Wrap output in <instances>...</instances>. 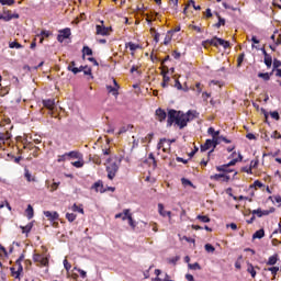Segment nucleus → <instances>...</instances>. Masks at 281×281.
I'll use <instances>...</instances> for the list:
<instances>
[{
    "label": "nucleus",
    "mask_w": 281,
    "mask_h": 281,
    "mask_svg": "<svg viewBox=\"0 0 281 281\" xmlns=\"http://www.w3.org/2000/svg\"><path fill=\"white\" fill-rule=\"evenodd\" d=\"M196 117H199V114L195 110H189L186 113L183 111L170 109L168 110L167 126H172V124H176V126L179 127L181 131L186 128V126H188L189 122H192V120H196Z\"/></svg>",
    "instance_id": "1"
},
{
    "label": "nucleus",
    "mask_w": 281,
    "mask_h": 281,
    "mask_svg": "<svg viewBox=\"0 0 281 281\" xmlns=\"http://www.w3.org/2000/svg\"><path fill=\"white\" fill-rule=\"evenodd\" d=\"M202 45L203 47H218V45H221L224 49H227L229 47V42L220 38L218 36H214L211 40L203 41Z\"/></svg>",
    "instance_id": "2"
},
{
    "label": "nucleus",
    "mask_w": 281,
    "mask_h": 281,
    "mask_svg": "<svg viewBox=\"0 0 281 281\" xmlns=\"http://www.w3.org/2000/svg\"><path fill=\"white\" fill-rule=\"evenodd\" d=\"M105 170L108 172V179L110 181H113L115 179V176L117 175V170H120V166L117 162H111L109 166L105 167Z\"/></svg>",
    "instance_id": "3"
},
{
    "label": "nucleus",
    "mask_w": 281,
    "mask_h": 281,
    "mask_svg": "<svg viewBox=\"0 0 281 281\" xmlns=\"http://www.w3.org/2000/svg\"><path fill=\"white\" fill-rule=\"evenodd\" d=\"M33 261L37 262L38 267H48L49 266V258H47L41 254H35L33 256Z\"/></svg>",
    "instance_id": "4"
},
{
    "label": "nucleus",
    "mask_w": 281,
    "mask_h": 281,
    "mask_svg": "<svg viewBox=\"0 0 281 281\" xmlns=\"http://www.w3.org/2000/svg\"><path fill=\"white\" fill-rule=\"evenodd\" d=\"M236 164H238V159L237 158L231 160L226 165L217 166L216 170H217V172H233V170L229 169V166H236Z\"/></svg>",
    "instance_id": "5"
},
{
    "label": "nucleus",
    "mask_w": 281,
    "mask_h": 281,
    "mask_svg": "<svg viewBox=\"0 0 281 281\" xmlns=\"http://www.w3.org/2000/svg\"><path fill=\"white\" fill-rule=\"evenodd\" d=\"M123 214H124L123 221L127 220L130 227L135 229L136 225H135V221H133V214H131V210L130 209L123 210Z\"/></svg>",
    "instance_id": "6"
},
{
    "label": "nucleus",
    "mask_w": 281,
    "mask_h": 281,
    "mask_svg": "<svg viewBox=\"0 0 281 281\" xmlns=\"http://www.w3.org/2000/svg\"><path fill=\"white\" fill-rule=\"evenodd\" d=\"M71 36V29L67 27L59 31V34L57 35L58 43H63L65 38H69Z\"/></svg>",
    "instance_id": "7"
},
{
    "label": "nucleus",
    "mask_w": 281,
    "mask_h": 281,
    "mask_svg": "<svg viewBox=\"0 0 281 281\" xmlns=\"http://www.w3.org/2000/svg\"><path fill=\"white\" fill-rule=\"evenodd\" d=\"M156 120L158 122H166V119H168V114L166 113V110L158 108L155 111Z\"/></svg>",
    "instance_id": "8"
},
{
    "label": "nucleus",
    "mask_w": 281,
    "mask_h": 281,
    "mask_svg": "<svg viewBox=\"0 0 281 281\" xmlns=\"http://www.w3.org/2000/svg\"><path fill=\"white\" fill-rule=\"evenodd\" d=\"M102 25L98 24L97 27V34L99 36H109L110 27L104 26V21H101Z\"/></svg>",
    "instance_id": "9"
},
{
    "label": "nucleus",
    "mask_w": 281,
    "mask_h": 281,
    "mask_svg": "<svg viewBox=\"0 0 281 281\" xmlns=\"http://www.w3.org/2000/svg\"><path fill=\"white\" fill-rule=\"evenodd\" d=\"M20 15L19 13H12V11H8L4 12L2 15H0V19H2V21H12V19H19Z\"/></svg>",
    "instance_id": "10"
},
{
    "label": "nucleus",
    "mask_w": 281,
    "mask_h": 281,
    "mask_svg": "<svg viewBox=\"0 0 281 281\" xmlns=\"http://www.w3.org/2000/svg\"><path fill=\"white\" fill-rule=\"evenodd\" d=\"M44 216H46V218H48L50 222H54L58 221L60 215L56 211H44Z\"/></svg>",
    "instance_id": "11"
},
{
    "label": "nucleus",
    "mask_w": 281,
    "mask_h": 281,
    "mask_svg": "<svg viewBox=\"0 0 281 281\" xmlns=\"http://www.w3.org/2000/svg\"><path fill=\"white\" fill-rule=\"evenodd\" d=\"M68 71H72L76 76V74H80L81 71L85 70V66H80L79 68L76 67V61H71L68 67H67Z\"/></svg>",
    "instance_id": "12"
},
{
    "label": "nucleus",
    "mask_w": 281,
    "mask_h": 281,
    "mask_svg": "<svg viewBox=\"0 0 281 281\" xmlns=\"http://www.w3.org/2000/svg\"><path fill=\"white\" fill-rule=\"evenodd\" d=\"M12 139V134L10 132H0V148L1 144H5V142H10Z\"/></svg>",
    "instance_id": "13"
},
{
    "label": "nucleus",
    "mask_w": 281,
    "mask_h": 281,
    "mask_svg": "<svg viewBox=\"0 0 281 281\" xmlns=\"http://www.w3.org/2000/svg\"><path fill=\"white\" fill-rule=\"evenodd\" d=\"M158 213L160 214V216H162L164 218H166V216H168V218H172V212L170 211H166L164 209V204L159 203L158 204Z\"/></svg>",
    "instance_id": "14"
},
{
    "label": "nucleus",
    "mask_w": 281,
    "mask_h": 281,
    "mask_svg": "<svg viewBox=\"0 0 281 281\" xmlns=\"http://www.w3.org/2000/svg\"><path fill=\"white\" fill-rule=\"evenodd\" d=\"M43 106H45V109H48V111H54V106H56V100L54 99H46L43 100Z\"/></svg>",
    "instance_id": "15"
},
{
    "label": "nucleus",
    "mask_w": 281,
    "mask_h": 281,
    "mask_svg": "<svg viewBox=\"0 0 281 281\" xmlns=\"http://www.w3.org/2000/svg\"><path fill=\"white\" fill-rule=\"evenodd\" d=\"M211 179L213 181H221V179H223V181L227 183L229 181V176L225 173H215L214 176H211Z\"/></svg>",
    "instance_id": "16"
},
{
    "label": "nucleus",
    "mask_w": 281,
    "mask_h": 281,
    "mask_svg": "<svg viewBox=\"0 0 281 281\" xmlns=\"http://www.w3.org/2000/svg\"><path fill=\"white\" fill-rule=\"evenodd\" d=\"M92 190H95V192H100L101 194H104V192H106V189H104V184L100 180L98 182H94V184L92 186Z\"/></svg>",
    "instance_id": "17"
},
{
    "label": "nucleus",
    "mask_w": 281,
    "mask_h": 281,
    "mask_svg": "<svg viewBox=\"0 0 281 281\" xmlns=\"http://www.w3.org/2000/svg\"><path fill=\"white\" fill-rule=\"evenodd\" d=\"M210 148H214V144L212 139H206L203 145H201L200 150L201 153H205L206 150H210Z\"/></svg>",
    "instance_id": "18"
},
{
    "label": "nucleus",
    "mask_w": 281,
    "mask_h": 281,
    "mask_svg": "<svg viewBox=\"0 0 281 281\" xmlns=\"http://www.w3.org/2000/svg\"><path fill=\"white\" fill-rule=\"evenodd\" d=\"M24 178L29 183L36 182V177L32 176V172H30V169L27 168L24 169Z\"/></svg>",
    "instance_id": "19"
},
{
    "label": "nucleus",
    "mask_w": 281,
    "mask_h": 281,
    "mask_svg": "<svg viewBox=\"0 0 281 281\" xmlns=\"http://www.w3.org/2000/svg\"><path fill=\"white\" fill-rule=\"evenodd\" d=\"M21 273H23V266H18V270L14 268H11V276L16 280L21 278Z\"/></svg>",
    "instance_id": "20"
},
{
    "label": "nucleus",
    "mask_w": 281,
    "mask_h": 281,
    "mask_svg": "<svg viewBox=\"0 0 281 281\" xmlns=\"http://www.w3.org/2000/svg\"><path fill=\"white\" fill-rule=\"evenodd\" d=\"M66 155L68 156V159H82V154L76 150L66 153Z\"/></svg>",
    "instance_id": "21"
},
{
    "label": "nucleus",
    "mask_w": 281,
    "mask_h": 281,
    "mask_svg": "<svg viewBox=\"0 0 281 281\" xmlns=\"http://www.w3.org/2000/svg\"><path fill=\"white\" fill-rule=\"evenodd\" d=\"M25 215L29 218V221H32L34 218V207H32V204H29L25 210Z\"/></svg>",
    "instance_id": "22"
},
{
    "label": "nucleus",
    "mask_w": 281,
    "mask_h": 281,
    "mask_svg": "<svg viewBox=\"0 0 281 281\" xmlns=\"http://www.w3.org/2000/svg\"><path fill=\"white\" fill-rule=\"evenodd\" d=\"M263 63L268 69H271V66L273 65V58L271 55H266L263 58Z\"/></svg>",
    "instance_id": "23"
},
{
    "label": "nucleus",
    "mask_w": 281,
    "mask_h": 281,
    "mask_svg": "<svg viewBox=\"0 0 281 281\" xmlns=\"http://www.w3.org/2000/svg\"><path fill=\"white\" fill-rule=\"evenodd\" d=\"M207 133L211 135L212 139L221 137V131H215L214 127H209Z\"/></svg>",
    "instance_id": "24"
},
{
    "label": "nucleus",
    "mask_w": 281,
    "mask_h": 281,
    "mask_svg": "<svg viewBox=\"0 0 281 281\" xmlns=\"http://www.w3.org/2000/svg\"><path fill=\"white\" fill-rule=\"evenodd\" d=\"M125 47H128L131 52H137V49H140L142 46H139V44L130 42V43L125 44Z\"/></svg>",
    "instance_id": "25"
},
{
    "label": "nucleus",
    "mask_w": 281,
    "mask_h": 281,
    "mask_svg": "<svg viewBox=\"0 0 281 281\" xmlns=\"http://www.w3.org/2000/svg\"><path fill=\"white\" fill-rule=\"evenodd\" d=\"M277 262H278V255H273V256L269 257L266 265H268V267H273V265H277Z\"/></svg>",
    "instance_id": "26"
},
{
    "label": "nucleus",
    "mask_w": 281,
    "mask_h": 281,
    "mask_svg": "<svg viewBox=\"0 0 281 281\" xmlns=\"http://www.w3.org/2000/svg\"><path fill=\"white\" fill-rule=\"evenodd\" d=\"M273 75V72L269 74V72H259L258 74V78H262V80H265L266 82L271 80V76Z\"/></svg>",
    "instance_id": "27"
},
{
    "label": "nucleus",
    "mask_w": 281,
    "mask_h": 281,
    "mask_svg": "<svg viewBox=\"0 0 281 281\" xmlns=\"http://www.w3.org/2000/svg\"><path fill=\"white\" fill-rule=\"evenodd\" d=\"M221 136L211 139V142H213V148L209 151V155H212V151L218 146V144H221Z\"/></svg>",
    "instance_id": "28"
},
{
    "label": "nucleus",
    "mask_w": 281,
    "mask_h": 281,
    "mask_svg": "<svg viewBox=\"0 0 281 281\" xmlns=\"http://www.w3.org/2000/svg\"><path fill=\"white\" fill-rule=\"evenodd\" d=\"M85 56H93V50L89 46H83L82 48V58Z\"/></svg>",
    "instance_id": "29"
},
{
    "label": "nucleus",
    "mask_w": 281,
    "mask_h": 281,
    "mask_svg": "<svg viewBox=\"0 0 281 281\" xmlns=\"http://www.w3.org/2000/svg\"><path fill=\"white\" fill-rule=\"evenodd\" d=\"M265 271H270L273 276V279H276V276H278V271H280V267L265 268Z\"/></svg>",
    "instance_id": "30"
},
{
    "label": "nucleus",
    "mask_w": 281,
    "mask_h": 281,
    "mask_svg": "<svg viewBox=\"0 0 281 281\" xmlns=\"http://www.w3.org/2000/svg\"><path fill=\"white\" fill-rule=\"evenodd\" d=\"M247 272L250 273L251 278H256L257 276L256 268L251 263H248Z\"/></svg>",
    "instance_id": "31"
},
{
    "label": "nucleus",
    "mask_w": 281,
    "mask_h": 281,
    "mask_svg": "<svg viewBox=\"0 0 281 281\" xmlns=\"http://www.w3.org/2000/svg\"><path fill=\"white\" fill-rule=\"evenodd\" d=\"M22 229V234H30V232H32V227H34V225L32 223H29L26 226H20Z\"/></svg>",
    "instance_id": "32"
},
{
    "label": "nucleus",
    "mask_w": 281,
    "mask_h": 281,
    "mask_svg": "<svg viewBox=\"0 0 281 281\" xmlns=\"http://www.w3.org/2000/svg\"><path fill=\"white\" fill-rule=\"evenodd\" d=\"M9 47L10 49H23V45H21L19 42H10Z\"/></svg>",
    "instance_id": "33"
},
{
    "label": "nucleus",
    "mask_w": 281,
    "mask_h": 281,
    "mask_svg": "<svg viewBox=\"0 0 281 281\" xmlns=\"http://www.w3.org/2000/svg\"><path fill=\"white\" fill-rule=\"evenodd\" d=\"M252 238L256 240V238H265V229H259L257 231L254 235H252Z\"/></svg>",
    "instance_id": "34"
},
{
    "label": "nucleus",
    "mask_w": 281,
    "mask_h": 281,
    "mask_svg": "<svg viewBox=\"0 0 281 281\" xmlns=\"http://www.w3.org/2000/svg\"><path fill=\"white\" fill-rule=\"evenodd\" d=\"M216 16L218 19V22L214 24V27L218 30L221 25H225V19L221 18V14L216 13Z\"/></svg>",
    "instance_id": "35"
},
{
    "label": "nucleus",
    "mask_w": 281,
    "mask_h": 281,
    "mask_svg": "<svg viewBox=\"0 0 281 281\" xmlns=\"http://www.w3.org/2000/svg\"><path fill=\"white\" fill-rule=\"evenodd\" d=\"M71 166H74L75 168H82L85 166V160L81 157V159L71 162Z\"/></svg>",
    "instance_id": "36"
},
{
    "label": "nucleus",
    "mask_w": 281,
    "mask_h": 281,
    "mask_svg": "<svg viewBox=\"0 0 281 281\" xmlns=\"http://www.w3.org/2000/svg\"><path fill=\"white\" fill-rule=\"evenodd\" d=\"M72 212H78L79 214H85V209H82V205L78 206L77 204H74L71 206Z\"/></svg>",
    "instance_id": "37"
},
{
    "label": "nucleus",
    "mask_w": 281,
    "mask_h": 281,
    "mask_svg": "<svg viewBox=\"0 0 281 281\" xmlns=\"http://www.w3.org/2000/svg\"><path fill=\"white\" fill-rule=\"evenodd\" d=\"M196 220L201 221V223H210V221H211L210 216H207V215H198Z\"/></svg>",
    "instance_id": "38"
},
{
    "label": "nucleus",
    "mask_w": 281,
    "mask_h": 281,
    "mask_svg": "<svg viewBox=\"0 0 281 281\" xmlns=\"http://www.w3.org/2000/svg\"><path fill=\"white\" fill-rule=\"evenodd\" d=\"M108 92L112 93V95H119L117 88L112 86H106Z\"/></svg>",
    "instance_id": "39"
},
{
    "label": "nucleus",
    "mask_w": 281,
    "mask_h": 281,
    "mask_svg": "<svg viewBox=\"0 0 281 281\" xmlns=\"http://www.w3.org/2000/svg\"><path fill=\"white\" fill-rule=\"evenodd\" d=\"M204 249L207 251V254H214V251H216V248H214L212 244H205Z\"/></svg>",
    "instance_id": "40"
},
{
    "label": "nucleus",
    "mask_w": 281,
    "mask_h": 281,
    "mask_svg": "<svg viewBox=\"0 0 281 281\" xmlns=\"http://www.w3.org/2000/svg\"><path fill=\"white\" fill-rule=\"evenodd\" d=\"M78 215L74 214V213H66V218L69 223H74V221H76Z\"/></svg>",
    "instance_id": "41"
},
{
    "label": "nucleus",
    "mask_w": 281,
    "mask_h": 281,
    "mask_svg": "<svg viewBox=\"0 0 281 281\" xmlns=\"http://www.w3.org/2000/svg\"><path fill=\"white\" fill-rule=\"evenodd\" d=\"M67 160H69L67 153H65L64 155L57 156L58 164H63V161H67Z\"/></svg>",
    "instance_id": "42"
},
{
    "label": "nucleus",
    "mask_w": 281,
    "mask_h": 281,
    "mask_svg": "<svg viewBox=\"0 0 281 281\" xmlns=\"http://www.w3.org/2000/svg\"><path fill=\"white\" fill-rule=\"evenodd\" d=\"M189 269H192L193 271H196L201 269V265H199V262H194V263H189L188 265Z\"/></svg>",
    "instance_id": "43"
},
{
    "label": "nucleus",
    "mask_w": 281,
    "mask_h": 281,
    "mask_svg": "<svg viewBox=\"0 0 281 281\" xmlns=\"http://www.w3.org/2000/svg\"><path fill=\"white\" fill-rule=\"evenodd\" d=\"M251 214L258 216V218H262V209L252 210Z\"/></svg>",
    "instance_id": "44"
},
{
    "label": "nucleus",
    "mask_w": 281,
    "mask_h": 281,
    "mask_svg": "<svg viewBox=\"0 0 281 281\" xmlns=\"http://www.w3.org/2000/svg\"><path fill=\"white\" fill-rule=\"evenodd\" d=\"M166 142H168V139H166V138H161L159 140V143L157 145L158 150H161V148H162V150L166 151V148H164V144H166Z\"/></svg>",
    "instance_id": "45"
},
{
    "label": "nucleus",
    "mask_w": 281,
    "mask_h": 281,
    "mask_svg": "<svg viewBox=\"0 0 281 281\" xmlns=\"http://www.w3.org/2000/svg\"><path fill=\"white\" fill-rule=\"evenodd\" d=\"M276 212L274 207H271L270 210H261V216H269V214H273Z\"/></svg>",
    "instance_id": "46"
},
{
    "label": "nucleus",
    "mask_w": 281,
    "mask_h": 281,
    "mask_svg": "<svg viewBox=\"0 0 281 281\" xmlns=\"http://www.w3.org/2000/svg\"><path fill=\"white\" fill-rule=\"evenodd\" d=\"M50 34H52V32L43 30V31H41L40 34H37V36H42L44 38H49Z\"/></svg>",
    "instance_id": "47"
},
{
    "label": "nucleus",
    "mask_w": 281,
    "mask_h": 281,
    "mask_svg": "<svg viewBox=\"0 0 281 281\" xmlns=\"http://www.w3.org/2000/svg\"><path fill=\"white\" fill-rule=\"evenodd\" d=\"M279 67H281V61L278 58L273 59V71H276L277 69H280Z\"/></svg>",
    "instance_id": "48"
},
{
    "label": "nucleus",
    "mask_w": 281,
    "mask_h": 281,
    "mask_svg": "<svg viewBox=\"0 0 281 281\" xmlns=\"http://www.w3.org/2000/svg\"><path fill=\"white\" fill-rule=\"evenodd\" d=\"M270 116L277 122L280 121V113H278V111L270 112Z\"/></svg>",
    "instance_id": "49"
},
{
    "label": "nucleus",
    "mask_w": 281,
    "mask_h": 281,
    "mask_svg": "<svg viewBox=\"0 0 281 281\" xmlns=\"http://www.w3.org/2000/svg\"><path fill=\"white\" fill-rule=\"evenodd\" d=\"M161 72H160V76H162V78L165 77V76H168V74H170V70L168 69V66H162L161 67Z\"/></svg>",
    "instance_id": "50"
},
{
    "label": "nucleus",
    "mask_w": 281,
    "mask_h": 281,
    "mask_svg": "<svg viewBox=\"0 0 281 281\" xmlns=\"http://www.w3.org/2000/svg\"><path fill=\"white\" fill-rule=\"evenodd\" d=\"M181 183H182V186H190L191 188L194 186L192 183V181H190L189 179H186V178L181 179Z\"/></svg>",
    "instance_id": "51"
},
{
    "label": "nucleus",
    "mask_w": 281,
    "mask_h": 281,
    "mask_svg": "<svg viewBox=\"0 0 281 281\" xmlns=\"http://www.w3.org/2000/svg\"><path fill=\"white\" fill-rule=\"evenodd\" d=\"M1 5H14V0H0Z\"/></svg>",
    "instance_id": "52"
},
{
    "label": "nucleus",
    "mask_w": 281,
    "mask_h": 281,
    "mask_svg": "<svg viewBox=\"0 0 281 281\" xmlns=\"http://www.w3.org/2000/svg\"><path fill=\"white\" fill-rule=\"evenodd\" d=\"M189 8L190 5H192V8H194L195 10H201V5H196V3L194 2V0H190L187 4Z\"/></svg>",
    "instance_id": "53"
},
{
    "label": "nucleus",
    "mask_w": 281,
    "mask_h": 281,
    "mask_svg": "<svg viewBox=\"0 0 281 281\" xmlns=\"http://www.w3.org/2000/svg\"><path fill=\"white\" fill-rule=\"evenodd\" d=\"M245 60V53H241L237 58V65L240 67L243 65V61Z\"/></svg>",
    "instance_id": "54"
},
{
    "label": "nucleus",
    "mask_w": 281,
    "mask_h": 281,
    "mask_svg": "<svg viewBox=\"0 0 281 281\" xmlns=\"http://www.w3.org/2000/svg\"><path fill=\"white\" fill-rule=\"evenodd\" d=\"M23 260H25V255L22 254L19 259L15 261V263L18 265V267H23V265H21L23 262Z\"/></svg>",
    "instance_id": "55"
},
{
    "label": "nucleus",
    "mask_w": 281,
    "mask_h": 281,
    "mask_svg": "<svg viewBox=\"0 0 281 281\" xmlns=\"http://www.w3.org/2000/svg\"><path fill=\"white\" fill-rule=\"evenodd\" d=\"M58 186H60V182H53L50 184V192H56V190H58Z\"/></svg>",
    "instance_id": "56"
},
{
    "label": "nucleus",
    "mask_w": 281,
    "mask_h": 281,
    "mask_svg": "<svg viewBox=\"0 0 281 281\" xmlns=\"http://www.w3.org/2000/svg\"><path fill=\"white\" fill-rule=\"evenodd\" d=\"M148 159L153 161L154 168H157V160L155 159V155L153 153L148 155Z\"/></svg>",
    "instance_id": "57"
},
{
    "label": "nucleus",
    "mask_w": 281,
    "mask_h": 281,
    "mask_svg": "<svg viewBox=\"0 0 281 281\" xmlns=\"http://www.w3.org/2000/svg\"><path fill=\"white\" fill-rule=\"evenodd\" d=\"M258 164H259L258 159L251 160L249 166L250 169L254 170V168H258Z\"/></svg>",
    "instance_id": "58"
},
{
    "label": "nucleus",
    "mask_w": 281,
    "mask_h": 281,
    "mask_svg": "<svg viewBox=\"0 0 281 281\" xmlns=\"http://www.w3.org/2000/svg\"><path fill=\"white\" fill-rule=\"evenodd\" d=\"M195 91H198V93H201L203 91V86L201 85V82L195 83Z\"/></svg>",
    "instance_id": "59"
},
{
    "label": "nucleus",
    "mask_w": 281,
    "mask_h": 281,
    "mask_svg": "<svg viewBox=\"0 0 281 281\" xmlns=\"http://www.w3.org/2000/svg\"><path fill=\"white\" fill-rule=\"evenodd\" d=\"M179 260H180V257L176 256V257L169 259V262H170V265H177V262H179Z\"/></svg>",
    "instance_id": "60"
},
{
    "label": "nucleus",
    "mask_w": 281,
    "mask_h": 281,
    "mask_svg": "<svg viewBox=\"0 0 281 281\" xmlns=\"http://www.w3.org/2000/svg\"><path fill=\"white\" fill-rule=\"evenodd\" d=\"M85 68H83V74H85V76H91V68H89L88 66H83Z\"/></svg>",
    "instance_id": "61"
},
{
    "label": "nucleus",
    "mask_w": 281,
    "mask_h": 281,
    "mask_svg": "<svg viewBox=\"0 0 281 281\" xmlns=\"http://www.w3.org/2000/svg\"><path fill=\"white\" fill-rule=\"evenodd\" d=\"M93 164H97V166H100L102 164V159H100V157L94 156L92 159Z\"/></svg>",
    "instance_id": "62"
},
{
    "label": "nucleus",
    "mask_w": 281,
    "mask_h": 281,
    "mask_svg": "<svg viewBox=\"0 0 281 281\" xmlns=\"http://www.w3.org/2000/svg\"><path fill=\"white\" fill-rule=\"evenodd\" d=\"M64 267H65L66 271H69L71 269V263H69V261H67V259H65Z\"/></svg>",
    "instance_id": "63"
},
{
    "label": "nucleus",
    "mask_w": 281,
    "mask_h": 281,
    "mask_svg": "<svg viewBox=\"0 0 281 281\" xmlns=\"http://www.w3.org/2000/svg\"><path fill=\"white\" fill-rule=\"evenodd\" d=\"M170 41H172V38L170 37V35H166L165 40H164V45H168L170 43Z\"/></svg>",
    "instance_id": "64"
}]
</instances>
